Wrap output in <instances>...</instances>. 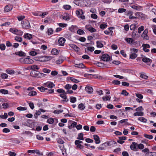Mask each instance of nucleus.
Segmentation results:
<instances>
[{
    "instance_id": "nucleus-42",
    "label": "nucleus",
    "mask_w": 156,
    "mask_h": 156,
    "mask_svg": "<svg viewBox=\"0 0 156 156\" xmlns=\"http://www.w3.org/2000/svg\"><path fill=\"white\" fill-rule=\"evenodd\" d=\"M130 6L132 8L137 10H139L141 8V7L140 6H137L134 5H130Z\"/></svg>"
},
{
    "instance_id": "nucleus-30",
    "label": "nucleus",
    "mask_w": 156,
    "mask_h": 156,
    "mask_svg": "<svg viewBox=\"0 0 156 156\" xmlns=\"http://www.w3.org/2000/svg\"><path fill=\"white\" fill-rule=\"evenodd\" d=\"M96 44L98 48H101L103 47V45L102 43V41H97Z\"/></svg>"
},
{
    "instance_id": "nucleus-47",
    "label": "nucleus",
    "mask_w": 156,
    "mask_h": 156,
    "mask_svg": "<svg viewBox=\"0 0 156 156\" xmlns=\"http://www.w3.org/2000/svg\"><path fill=\"white\" fill-rule=\"evenodd\" d=\"M53 29L51 28H49L48 29L47 33L49 35L52 34L53 33Z\"/></svg>"
},
{
    "instance_id": "nucleus-37",
    "label": "nucleus",
    "mask_w": 156,
    "mask_h": 156,
    "mask_svg": "<svg viewBox=\"0 0 156 156\" xmlns=\"http://www.w3.org/2000/svg\"><path fill=\"white\" fill-rule=\"evenodd\" d=\"M51 52L52 54L54 55H57L58 53V50L55 48L52 49Z\"/></svg>"
},
{
    "instance_id": "nucleus-18",
    "label": "nucleus",
    "mask_w": 156,
    "mask_h": 156,
    "mask_svg": "<svg viewBox=\"0 0 156 156\" xmlns=\"http://www.w3.org/2000/svg\"><path fill=\"white\" fill-rule=\"evenodd\" d=\"M135 15L137 18H145V15L142 13L139 12H137L135 13Z\"/></svg>"
},
{
    "instance_id": "nucleus-55",
    "label": "nucleus",
    "mask_w": 156,
    "mask_h": 156,
    "mask_svg": "<svg viewBox=\"0 0 156 156\" xmlns=\"http://www.w3.org/2000/svg\"><path fill=\"white\" fill-rule=\"evenodd\" d=\"M72 87V85L69 84H67L64 87V88L66 90H69Z\"/></svg>"
},
{
    "instance_id": "nucleus-53",
    "label": "nucleus",
    "mask_w": 156,
    "mask_h": 156,
    "mask_svg": "<svg viewBox=\"0 0 156 156\" xmlns=\"http://www.w3.org/2000/svg\"><path fill=\"white\" fill-rule=\"evenodd\" d=\"M17 109L19 111H25L27 109V108L26 107L20 106L17 107Z\"/></svg>"
},
{
    "instance_id": "nucleus-39",
    "label": "nucleus",
    "mask_w": 156,
    "mask_h": 156,
    "mask_svg": "<svg viewBox=\"0 0 156 156\" xmlns=\"http://www.w3.org/2000/svg\"><path fill=\"white\" fill-rule=\"evenodd\" d=\"M38 53L34 50H31L29 52L30 55L32 56H35Z\"/></svg>"
},
{
    "instance_id": "nucleus-20",
    "label": "nucleus",
    "mask_w": 156,
    "mask_h": 156,
    "mask_svg": "<svg viewBox=\"0 0 156 156\" xmlns=\"http://www.w3.org/2000/svg\"><path fill=\"white\" fill-rule=\"evenodd\" d=\"M77 29V27L76 26H71L69 28V30L71 32H74Z\"/></svg>"
},
{
    "instance_id": "nucleus-2",
    "label": "nucleus",
    "mask_w": 156,
    "mask_h": 156,
    "mask_svg": "<svg viewBox=\"0 0 156 156\" xmlns=\"http://www.w3.org/2000/svg\"><path fill=\"white\" fill-rule=\"evenodd\" d=\"M9 31L14 34L19 36L22 35L23 33V32L22 31L18 30L16 28H10Z\"/></svg>"
},
{
    "instance_id": "nucleus-59",
    "label": "nucleus",
    "mask_w": 156,
    "mask_h": 156,
    "mask_svg": "<svg viewBox=\"0 0 156 156\" xmlns=\"http://www.w3.org/2000/svg\"><path fill=\"white\" fill-rule=\"evenodd\" d=\"M0 49L1 50H4L5 49V46L4 44H0Z\"/></svg>"
},
{
    "instance_id": "nucleus-6",
    "label": "nucleus",
    "mask_w": 156,
    "mask_h": 156,
    "mask_svg": "<svg viewBox=\"0 0 156 156\" xmlns=\"http://www.w3.org/2000/svg\"><path fill=\"white\" fill-rule=\"evenodd\" d=\"M111 58L108 54H103L101 57V59L104 61H109L111 60Z\"/></svg>"
},
{
    "instance_id": "nucleus-57",
    "label": "nucleus",
    "mask_w": 156,
    "mask_h": 156,
    "mask_svg": "<svg viewBox=\"0 0 156 156\" xmlns=\"http://www.w3.org/2000/svg\"><path fill=\"white\" fill-rule=\"evenodd\" d=\"M56 91L59 93L62 94L65 93V91L62 89H58L56 90Z\"/></svg>"
},
{
    "instance_id": "nucleus-54",
    "label": "nucleus",
    "mask_w": 156,
    "mask_h": 156,
    "mask_svg": "<svg viewBox=\"0 0 156 156\" xmlns=\"http://www.w3.org/2000/svg\"><path fill=\"white\" fill-rule=\"evenodd\" d=\"M8 115L7 113H5L3 115H0V117L3 119H5L7 118Z\"/></svg>"
},
{
    "instance_id": "nucleus-44",
    "label": "nucleus",
    "mask_w": 156,
    "mask_h": 156,
    "mask_svg": "<svg viewBox=\"0 0 156 156\" xmlns=\"http://www.w3.org/2000/svg\"><path fill=\"white\" fill-rule=\"evenodd\" d=\"M47 122L49 124H52L54 122V119L52 118H49L48 119Z\"/></svg>"
},
{
    "instance_id": "nucleus-64",
    "label": "nucleus",
    "mask_w": 156,
    "mask_h": 156,
    "mask_svg": "<svg viewBox=\"0 0 156 156\" xmlns=\"http://www.w3.org/2000/svg\"><path fill=\"white\" fill-rule=\"evenodd\" d=\"M144 148V145L142 144H138V148L142 150Z\"/></svg>"
},
{
    "instance_id": "nucleus-19",
    "label": "nucleus",
    "mask_w": 156,
    "mask_h": 156,
    "mask_svg": "<svg viewBox=\"0 0 156 156\" xmlns=\"http://www.w3.org/2000/svg\"><path fill=\"white\" fill-rule=\"evenodd\" d=\"M85 90L88 94H91L93 92V89L90 87H86L85 88Z\"/></svg>"
},
{
    "instance_id": "nucleus-46",
    "label": "nucleus",
    "mask_w": 156,
    "mask_h": 156,
    "mask_svg": "<svg viewBox=\"0 0 156 156\" xmlns=\"http://www.w3.org/2000/svg\"><path fill=\"white\" fill-rule=\"evenodd\" d=\"M37 89L41 92H44L47 89V88H44L42 86L38 87Z\"/></svg>"
},
{
    "instance_id": "nucleus-36",
    "label": "nucleus",
    "mask_w": 156,
    "mask_h": 156,
    "mask_svg": "<svg viewBox=\"0 0 156 156\" xmlns=\"http://www.w3.org/2000/svg\"><path fill=\"white\" fill-rule=\"evenodd\" d=\"M144 136L146 138L149 140H151L153 138V136L152 135H148L146 134H144Z\"/></svg>"
},
{
    "instance_id": "nucleus-40",
    "label": "nucleus",
    "mask_w": 156,
    "mask_h": 156,
    "mask_svg": "<svg viewBox=\"0 0 156 156\" xmlns=\"http://www.w3.org/2000/svg\"><path fill=\"white\" fill-rule=\"evenodd\" d=\"M111 98V97L109 95H106L102 97V98L103 101H110Z\"/></svg>"
},
{
    "instance_id": "nucleus-56",
    "label": "nucleus",
    "mask_w": 156,
    "mask_h": 156,
    "mask_svg": "<svg viewBox=\"0 0 156 156\" xmlns=\"http://www.w3.org/2000/svg\"><path fill=\"white\" fill-rule=\"evenodd\" d=\"M126 11V9L124 8H119L118 9V12L119 13H122L125 12Z\"/></svg>"
},
{
    "instance_id": "nucleus-49",
    "label": "nucleus",
    "mask_w": 156,
    "mask_h": 156,
    "mask_svg": "<svg viewBox=\"0 0 156 156\" xmlns=\"http://www.w3.org/2000/svg\"><path fill=\"white\" fill-rule=\"evenodd\" d=\"M70 100L71 102L74 103L76 101V98L73 97H71L70 98Z\"/></svg>"
},
{
    "instance_id": "nucleus-13",
    "label": "nucleus",
    "mask_w": 156,
    "mask_h": 156,
    "mask_svg": "<svg viewBox=\"0 0 156 156\" xmlns=\"http://www.w3.org/2000/svg\"><path fill=\"white\" fill-rule=\"evenodd\" d=\"M143 49L145 52H148L149 51V50L148 49L150 48V46L149 44H143L142 45Z\"/></svg>"
},
{
    "instance_id": "nucleus-62",
    "label": "nucleus",
    "mask_w": 156,
    "mask_h": 156,
    "mask_svg": "<svg viewBox=\"0 0 156 156\" xmlns=\"http://www.w3.org/2000/svg\"><path fill=\"white\" fill-rule=\"evenodd\" d=\"M121 94L126 96H127L129 94V93L125 90H123Z\"/></svg>"
},
{
    "instance_id": "nucleus-33",
    "label": "nucleus",
    "mask_w": 156,
    "mask_h": 156,
    "mask_svg": "<svg viewBox=\"0 0 156 156\" xmlns=\"http://www.w3.org/2000/svg\"><path fill=\"white\" fill-rule=\"evenodd\" d=\"M78 108L81 110H83L84 109L85 107L83 103H80L78 106Z\"/></svg>"
},
{
    "instance_id": "nucleus-11",
    "label": "nucleus",
    "mask_w": 156,
    "mask_h": 156,
    "mask_svg": "<svg viewBox=\"0 0 156 156\" xmlns=\"http://www.w3.org/2000/svg\"><path fill=\"white\" fill-rule=\"evenodd\" d=\"M66 41V39L64 38L60 37L58 40V44L60 46H63L64 45V44Z\"/></svg>"
},
{
    "instance_id": "nucleus-52",
    "label": "nucleus",
    "mask_w": 156,
    "mask_h": 156,
    "mask_svg": "<svg viewBox=\"0 0 156 156\" xmlns=\"http://www.w3.org/2000/svg\"><path fill=\"white\" fill-rule=\"evenodd\" d=\"M77 33L80 35H83L85 34V32L83 30L79 29L77 31Z\"/></svg>"
},
{
    "instance_id": "nucleus-22",
    "label": "nucleus",
    "mask_w": 156,
    "mask_h": 156,
    "mask_svg": "<svg viewBox=\"0 0 156 156\" xmlns=\"http://www.w3.org/2000/svg\"><path fill=\"white\" fill-rule=\"evenodd\" d=\"M142 56L144 57L142 59V61L145 63L149 62H150L151 63L152 61L150 59L147 58L145 57L144 56L142 55Z\"/></svg>"
},
{
    "instance_id": "nucleus-35",
    "label": "nucleus",
    "mask_w": 156,
    "mask_h": 156,
    "mask_svg": "<svg viewBox=\"0 0 156 156\" xmlns=\"http://www.w3.org/2000/svg\"><path fill=\"white\" fill-rule=\"evenodd\" d=\"M138 120L141 122L145 123H146L147 121V119H146L143 117H139L138 118Z\"/></svg>"
},
{
    "instance_id": "nucleus-48",
    "label": "nucleus",
    "mask_w": 156,
    "mask_h": 156,
    "mask_svg": "<svg viewBox=\"0 0 156 156\" xmlns=\"http://www.w3.org/2000/svg\"><path fill=\"white\" fill-rule=\"evenodd\" d=\"M96 65L97 66L100 67H105V65L102 62H97L96 63Z\"/></svg>"
},
{
    "instance_id": "nucleus-17",
    "label": "nucleus",
    "mask_w": 156,
    "mask_h": 156,
    "mask_svg": "<svg viewBox=\"0 0 156 156\" xmlns=\"http://www.w3.org/2000/svg\"><path fill=\"white\" fill-rule=\"evenodd\" d=\"M13 8V6L11 5H6L4 9V10L5 12H9Z\"/></svg>"
},
{
    "instance_id": "nucleus-58",
    "label": "nucleus",
    "mask_w": 156,
    "mask_h": 156,
    "mask_svg": "<svg viewBox=\"0 0 156 156\" xmlns=\"http://www.w3.org/2000/svg\"><path fill=\"white\" fill-rule=\"evenodd\" d=\"M63 8L66 10H69L71 9V6L69 5H63Z\"/></svg>"
},
{
    "instance_id": "nucleus-14",
    "label": "nucleus",
    "mask_w": 156,
    "mask_h": 156,
    "mask_svg": "<svg viewBox=\"0 0 156 156\" xmlns=\"http://www.w3.org/2000/svg\"><path fill=\"white\" fill-rule=\"evenodd\" d=\"M105 144H107V145L111 147H113L115 145L117 144V143L114 141H110L108 142H106L105 143Z\"/></svg>"
},
{
    "instance_id": "nucleus-45",
    "label": "nucleus",
    "mask_w": 156,
    "mask_h": 156,
    "mask_svg": "<svg viewBox=\"0 0 156 156\" xmlns=\"http://www.w3.org/2000/svg\"><path fill=\"white\" fill-rule=\"evenodd\" d=\"M0 92L2 94H8V91L4 89L0 90Z\"/></svg>"
},
{
    "instance_id": "nucleus-5",
    "label": "nucleus",
    "mask_w": 156,
    "mask_h": 156,
    "mask_svg": "<svg viewBox=\"0 0 156 156\" xmlns=\"http://www.w3.org/2000/svg\"><path fill=\"white\" fill-rule=\"evenodd\" d=\"M21 24H22V27L23 28L29 29L30 27V23L29 21L27 20L21 21Z\"/></svg>"
},
{
    "instance_id": "nucleus-32",
    "label": "nucleus",
    "mask_w": 156,
    "mask_h": 156,
    "mask_svg": "<svg viewBox=\"0 0 156 156\" xmlns=\"http://www.w3.org/2000/svg\"><path fill=\"white\" fill-rule=\"evenodd\" d=\"M37 93L35 91H31L29 92L28 95L30 96H33L36 95Z\"/></svg>"
},
{
    "instance_id": "nucleus-16",
    "label": "nucleus",
    "mask_w": 156,
    "mask_h": 156,
    "mask_svg": "<svg viewBox=\"0 0 156 156\" xmlns=\"http://www.w3.org/2000/svg\"><path fill=\"white\" fill-rule=\"evenodd\" d=\"M93 138L95 141V143L98 144L100 143V140L99 136L97 135H93Z\"/></svg>"
},
{
    "instance_id": "nucleus-8",
    "label": "nucleus",
    "mask_w": 156,
    "mask_h": 156,
    "mask_svg": "<svg viewBox=\"0 0 156 156\" xmlns=\"http://www.w3.org/2000/svg\"><path fill=\"white\" fill-rule=\"evenodd\" d=\"M125 13L126 14L129 16V19L130 20H133L136 18V17L133 16V13L131 11H128L126 12Z\"/></svg>"
},
{
    "instance_id": "nucleus-41",
    "label": "nucleus",
    "mask_w": 156,
    "mask_h": 156,
    "mask_svg": "<svg viewBox=\"0 0 156 156\" xmlns=\"http://www.w3.org/2000/svg\"><path fill=\"white\" fill-rule=\"evenodd\" d=\"M15 40L19 42H21L22 41V37L19 36H16L15 37Z\"/></svg>"
},
{
    "instance_id": "nucleus-3",
    "label": "nucleus",
    "mask_w": 156,
    "mask_h": 156,
    "mask_svg": "<svg viewBox=\"0 0 156 156\" xmlns=\"http://www.w3.org/2000/svg\"><path fill=\"white\" fill-rule=\"evenodd\" d=\"M20 61L24 64H32L34 62L33 60L29 58H22L20 59Z\"/></svg>"
},
{
    "instance_id": "nucleus-31",
    "label": "nucleus",
    "mask_w": 156,
    "mask_h": 156,
    "mask_svg": "<svg viewBox=\"0 0 156 156\" xmlns=\"http://www.w3.org/2000/svg\"><path fill=\"white\" fill-rule=\"evenodd\" d=\"M40 68L39 66L36 65H33L31 66L30 69H31L35 70H38Z\"/></svg>"
},
{
    "instance_id": "nucleus-4",
    "label": "nucleus",
    "mask_w": 156,
    "mask_h": 156,
    "mask_svg": "<svg viewBox=\"0 0 156 156\" xmlns=\"http://www.w3.org/2000/svg\"><path fill=\"white\" fill-rule=\"evenodd\" d=\"M76 14L79 18H80L82 20H84L85 19V16L83 15L84 12L82 9H79L76 10Z\"/></svg>"
},
{
    "instance_id": "nucleus-21",
    "label": "nucleus",
    "mask_w": 156,
    "mask_h": 156,
    "mask_svg": "<svg viewBox=\"0 0 156 156\" xmlns=\"http://www.w3.org/2000/svg\"><path fill=\"white\" fill-rule=\"evenodd\" d=\"M23 37L25 38H26L29 40H30L32 38V34L25 33L23 36Z\"/></svg>"
},
{
    "instance_id": "nucleus-34",
    "label": "nucleus",
    "mask_w": 156,
    "mask_h": 156,
    "mask_svg": "<svg viewBox=\"0 0 156 156\" xmlns=\"http://www.w3.org/2000/svg\"><path fill=\"white\" fill-rule=\"evenodd\" d=\"M137 56V55L136 53H133L130 55L129 58L132 59H134Z\"/></svg>"
},
{
    "instance_id": "nucleus-25",
    "label": "nucleus",
    "mask_w": 156,
    "mask_h": 156,
    "mask_svg": "<svg viewBox=\"0 0 156 156\" xmlns=\"http://www.w3.org/2000/svg\"><path fill=\"white\" fill-rule=\"evenodd\" d=\"M77 139L79 140H84L83 134V133H80L78 134Z\"/></svg>"
},
{
    "instance_id": "nucleus-50",
    "label": "nucleus",
    "mask_w": 156,
    "mask_h": 156,
    "mask_svg": "<svg viewBox=\"0 0 156 156\" xmlns=\"http://www.w3.org/2000/svg\"><path fill=\"white\" fill-rule=\"evenodd\" d=\"M1 77L2 79H6L8 77V75L5 73H3L1 74Z\"/></svg>"
},
{
    "instance_id": "nucleus-23",
    "label": "nucleus",
    "mask_w": 156,
    "mask_h": 156,
    "mask_svg": "<svg viewBox=\"0 0 156 156\" xmlns=\"http://www.w3.org/2000/svg\"><path fill=\"white\" fill-rule=\"evenodd\" d=\"M147 30H145L143 32L142 37H143L144 39L148 40V37L147 36Z\"/></svg>"
},
{
    "instance_id": "nucleus-9",
    "label": "nucleus",
    "mask_w": 156,
    "mask_h": 156,
    "mask_svg": "<svg viewBox=\"0 0 156 156\" xmlns=\"http://www.w3.org/2000/svg\"><path fill=\"white\" fill-rule=\"evenodd\" d=\"M85 28L91 33L95 32L96 31V30L93 27L90 25H86L85 26Z\"/></svg>"
},
{
    "instance_id": "nucleus-7",
    "label": "nucleus",
    "mask_w": 156,
    "mask_h": 156,
    "mask_svg": "<svg viewBox=\"0 0 156 156\" xmlns=\"http://www.w3.org/2000/svg\"><path fill=\"white\" fill-rule=\"evenodd\" d=\"M27 152L30 154H35L39 155H42L43 154L42 152H40L39 150L36 149L34 150H28L27 151Z\"/></svg>"
},
{
    "instance_id": "nucleus-27",
    "label": "nucleus",
    "mask_w": 156,
    "mask_h": 156,
    "mask_svg": "<svg viewBox=\"0 0 156 156\" xmlns=\"http://www.w3.org/2000/svg\"><path fill=\"white\" fill-rule=\"evenodd\" d=\"M15 54L17 55H18L20 56H24L26 55L25 53L22 51L16 52L15 53Z\"/></svg>"
},
{
    "instance_id": "nucleus-10",
    "label": "nucleus",
    "mask_w": 156,
    "mask_h": 156,
    "mask_svg": "<svg viewBox=\"0 0 156 156\" xmlns=\"http://www.w3.org/2000/svg\"><path fill=\"white\" fill-rule=\"evenodd\" d=\"M66 93L65 92V93L61 94L59 95V96L64 99V100L61 101L62 102H67L69 101V99L67 98V97L66 95Z\"/></svg>"
},
{
    "instance_id": "nucleus-63",
    "label": "nucleus",
    "mask_w": 156,
    "mask_h": 156,
    "mask_svg": "<svg viewBox=\"0 0 156 156\" xmlns=\"http://www.w3.org/2000/svg\"><path fill=\"white\" fill-rule=\"evenodd\" d=\"M144 110L143 108V107L142 106H140L138 108L136 109V111L137 112H141V111H143Z\"/></svg>"
},
{
    "instance_id": "nucleus-60",
    "label": "nucleus",
    "mask_w": 156,
    "mask_h": 156,
    "mask_svg": "<svg viewBox=\"0 0 156 156\" xmlns=\"http://www.w3.org/2000/svg\"><path fill=\"white\" fill-rule=\"evenodd\" d=\"M70 80L75 83H78L79 82V81L78 80L73 77H70Z\"/></svg>"
},
{
    "instance_id": "nucleus-24",
    "label": "nucleus",
    "mask_w": 156,
    "mask_h": 156,
    "mask_svg": "<svg viewBox=\"0 0 156 156\" xmlns=\"http://www.w3.org/2000/svg\"><path fill=\"white\" fill-rule=\"evenodd\" d=\"M69 46L71 48H72L75 51H79V48L75 44H70L69 45Z\"/></svg>"
},
{
    "instance_id": "nucleus-61",
    "label": "nucleus",
    "mask_w": 156,
    "mask_h": 156,
    "mask_svg": "<svg viewBox=\"0 0 156 156\" xmlns=\"http://www.w3.org/2000/svg\"><path fill=\"white\" fill-rule=\"evenodd\" d=\"M63 111L62 109L56 110L54 111V113L55 114H59L60 113H62L63 112Z\"/></svg>"
},
{
    "instance_id": "nucleus-38",
    "label": "nucleus",
    "mask_w": 156,
    "mask_h": 156,
    "mask_svg": "<svg viewBox=\"0 0 156 156\" xmlns=\"http://www.w3.org/2000/svg\"><path fill=\"white\" fill-rule=\"evenodd\" d=\"M41 113L40 110L36 111L35 114H34V117L35 119H37L38 117V116L41 115Z\"/></svg>"
},
{
    "instance_id": "nucleus-12",
    "label": "nucleus",
    "mask_w": 156,
    "mask_h": 156,
    "mask_svg": "<svg viewBox=\"0 0 156 156\" xmlns=\"http://www.w3.org/2000/svg\"><path fill=\"white\" fill-rule=\"evenodd\" d=\"M131 149L133 151H138V144L135 142H133L130 146Z\"/></svg>"
},
{
    "instance_id": "nucleus-28",
    "label": "nucleus",
    "mask_w": 156,
    "mask_h": 156,
    "mask_svg": "<svg viewBox=\"0 0 156 156\" xmlns=\"http://www.w3.org/2000/svg\"><path fill=\"white\" fill-rule=\"evenodd\" d=\"M6 72L9 74L13 75L15 73V71L12 69H7L6 70Z\"/></svg>"
},
{
    "instance_id": "nucleus-29",
    "label": "nucleus",
    "mask_w": 156,
    "mask_h": 156,
    "mask_svg": "<svg viewBox=\"0 0 156 156\" xmlns=\"http://www.w3.org/2000/svg\"><path fill=\"white\" fill-rule=\"evenodd\" d=\"M144 115V113L143 112H135L133 114V115L135 116H142Z\"/></svg>"
},
{
    "instance_id": "nucleus-15",
    "label": "nucleus",
    "mask_w": 156,
    "mask_h": 156,
    "mask_svg": "<svg viewBox=\"0 0 156 156\" xmlns=\"http://www.w3.org/2000/svg\"><path fill=\"white\" fill-rule=\"evenodd\" d=\"M45 85L48 87L51 88L55 86V85L52 82L48 81L44 83Z\"/></svg>"
},
{
    "instance_id": "nucleus-26",
    "label": "nucleus",
    "mask_w": 156,
    "mask_h": 156,
    "mask_svg": "<svg viewBox=\"0 0 156 156\" xmlns=\"http://www.w3.org/2000/svg\"><path fill=\"white\" fill-rule=\"evenodd\" d=\"M74 66L79 68H84L85 67V66L82 63L79 64H76Z\"/></svg>"
},
{
    "instance_id": "nucleus-51",
    "label": "nucleus",
    "mask_w": 156,
    "mask_h": 156,
    "mask_svg": "<svg viewBox=\"0 0 156 156\" xmlns=\"http://www.w3.org/2000/svg\"><path fill=\"white\" fill-rule=\"evenodd\" d=\"M41 12H32V14L35 16H41Z\"/></svg>"
},
{
    "instance_id": "nucleus-43",
    "label": "nucleus",
    "mask_w": 156,
    "mask_h": 156,
    "mask_svg": "<svg viewBox=\"0 0 156 156\" xmlns=\"http://www.w3.org/2000/svg\"><path fill=\"white\" fill-rule=\"evenodd\" d=\"M125 40L129 44H131L133 41V40L132 38H126Z\"/></svg>"
},
{
    "instance_id": "nucleus-1",
    "label": "nucleus",
    "mask_w": 156,
    "mask_h": 156,
    "mask_svg": "<svg viewBox=\"0 0 156 156\" xmlns=\"http://www.w3.org/2000/svg\"><path fill=\"white\" fill-rule=\"evenodd\" d=\"M30 75L36 78H41L44 77L46 75L43 73H40L38 71L33 70L30 73Z\"/></svg>"
}]
</instances>
